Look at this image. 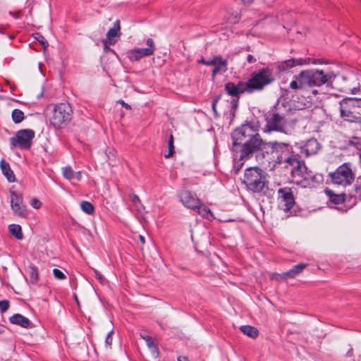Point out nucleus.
I'll return each instance as SVG.
<instances>
[{
  "instance_id": "f257e3e1",
  "label": "nucleus",
  "mask_w": 361,
  "mask_h": 361,
  "mask_svg": "<svg viewBox=\"0 0 361 361\" xmlns=\"http://www.w3.org/2000/svg\"><path fill=\"white\" fill-rule=\"evenodd\" d=\"M260 126L258 121H247L236 128L231 133V150L240 160L250 159L253 154L261 151L266 142L259 135Z\"/></svg>"
},
{
  "instance_id": "f03ea898",
  "label": "nucleus",
  "mask_w": 361,
  "mask_h": 361,
  "mask_svg": "<svg viewBox=\"0 0 361 361\" xmlns=\"http://www.w3.org/2000/svg\"><path fill=\"white\" fill-rule=\"evenodd\" d=\"M274 80L272 71L269 68H263L258 71L252 72L247 81L239 80L237 83L226 82L225 91L233 98L231 102L233 106H236L242 94L261 92Z\"/></svg>"
},
{
  "instance_id": "7ed1b4c3",
  "label": "nucleus",
  "mask_w": 361,
  "mask_h": 361,
  "mask_svg": "<svg viewBox=\"0 0 361 361\" xmlns=\"http://www.w3.org/2000/svg\"><path fill=\"white\" fill-rule=\"evenodd\" d=\"M266 126L264 128L265 133H269L272 131H277L286 135H290L293 133L295 121L288 120L283 114L274 107L270 109L265 115Z\"/></svg>"
},
{
  "instance_id": "20e7f679",
  "label": "nucleus",
  "mask_w": 361,
  "mask_h": 361,
  "mask_svg": "<svg viewBox=\"0 0 361 361\" xmlns=\"http://www.w3.org/2000/svg\"><path fill=\"white\" fill-rule=\"evenodd\" d=\"M47 117L56 129L65 128L72 119V108L68 103L50 104L47 106Z\"/></svg>"
},
{
  "instance_id": "39448f33",
  "label": "nucleus",
  "mask_w": 361,
  "mask_h": 361,
  "mask_svg": "<svg viewBox=\"0 0 361 361\" xmlns=\"http://www.w3.org/2000/svg\"><path fill=\"white\" fill-rule=\"evenodd\" d=\"M290 149L289 144L274 141L266 142L261 151H263V157H267V161L273 162L274 166H276V164H281L290 154Z\"/></svg>"
},
{
  "instance_id": "423d86ee",
  "label": "nucleus",
  "mask_w": 361,
  "mask_h": 361,
  "mask_svg": "<svg viewBox=\"0 0 361 361\" xmlns=\"http://www.w3.org/2000/svg\"><path fill=\"white\" fill-rule=\"evenodd\" d=\"M339 111L345 121L361 123V99H343L339 103Z\"/></svg>"
},
{
  "instance_id": "0eeeda50",
  "label": "nucleus",
  "mask_w": 361,
  "mask_h": 361,
  "mask_svg": "<svg viewBox=\"0 0 361 361\" xmlns=\"http://www.w3.org/2000/svg\"><path fill=\"white\" fill-rule=\"evenodd\" d=\"M266 173L259 167H250L244 173L243 183L249 190L260 192L267 183Z\"/></svg>"
},
{
  "instance_id": "6e6552de",
  "label": "nucleus",
  "mask_w": 361,
  "mask_h": 361,
  "mask_svg": "<svg viewBox=\"0 0 361 361\" xmlns=\"http://www.w3.org/2000/svg\"><path fill=\"white\" fill-rule=\"evenodd\" d=\"M300 77L303 82L310 87H320L322 85H329L334 80L336 75L332 72L325 74L323 71L312 69L300 72Z\"/></svg>"
},
{
  "instance_id": "1a4fd4ad",
  "label": "nucleus",
  "mask_w": 361,
  "mask_h": 361,
  "mask_svg": "<svg viewBox=\"0 0 361 361\" xmlns=\"http://www.w3.org/2000/svg\"><path fill=\"white\" fill-rule=\"evenodd\" d=\"M329 177L333 184L345 187L353 183L355 175L350 164L343 163L334 172L329 173Z\"/></svg>"
},
{
  "instance_id": "9d476101",
  "label": "nucleus",
  "mask_w": 361,
  "mask_h": 361,
  "mask_svg": "<svg viewBox=\"0 0 361 361\" xmlns=\"http://www.w3.org/2000/svg\"><path fill=\"white\" fill-rule=\"evenodd\" d=\"M35 137V132L31 129L20 130L15 137L10 139L11 147H19L20 149H30L32 145V140Z\"/></svg>"
},
{
  "instance_id": "9b49d317",
  "label": "nucleus",
  "mask_w": 361,
  "mask_h": 361,
  "mask_svg": "<svg viewBox=\"0 0 361 361\" xmlns=\"http://www.w3.org/2000/svg\"><path fill=\"white\" fill-rule=\"evenodd\" d=\"M291 177L294 182L298 184H303L304 186L312 182H316V176L311 171H309L302 161L295 169H291Z\"/></svg>"
},
{
  "instance_id": "f8f14e48",
  "label": "nucleus",
  "mask_w": 361,
  "mask_h": 361,
  "mask_svg": "<svg viewBox=\"0 0 361 361\" xmlns=\"http://www.w3.org/2000/svg\"><path fill=\"white\" fill-rule=\"evenodd\" d=\"M278 200L281 209L286 212L291 209L295 203L293 189L289 187L279 188Z\"/></svg>"
},
{
  "instance_id": "ddd939ff",
  "label": "nucleus",
  "mask_w": 361,
  "mask_h": 361,
  "mask_svg": "<svg viewBox=\"0 0 361 361\" xmlns=\"http://www.w3.org/2000/svg\"><path fill=\"white\" fill-rule=\"evenodd\" d=\"M11 207L15 216L26 218L28 215L27 209L23 203V196L13 190H10Z\"/></svg>"
},
{
  "instance_id": "4468645a",
  "label": "nucleus",
  "mask_w": 361,
  "mask_h": 361,
  "mask_svg": "<svg viewBox=\"0 0 361 361\" xmlns=\"http://www.w3.org/2000/svg\"><path fill=\"white\" fill-rule=\"evenodd\" d=\"M147 48H135L128 51V59L131 61H135L143 57L151 56L154 54L156 47L154 40L148 38L146 41Z\"/></svg>"
},
{
  "instance_id": "2eb2a0df",
  "label": "nucleus",
  "mask_w": 361,
  "mask_h": 361,
  "mask_svg": "<svg viewBox=\"0 0 361 361\" xmlns=\"http://www.w3.org/2000/svg\"><path fill=\"white\" fill-rule=\"evenodd\" d=\"M180 201L187 208L195 210L200 204V199L190 190H183L178 195Z\"/></svg>"
},
{
  "instance_id": "dca6fc26",
  "label": "nucleus",
  "mask_w": 361,
  "mask_h": 361,
  "mask_svg": "<svg viewBox=\"0 0 361 361\" xmlns=\"http://www.w3.org/2000/svg\"><path fill=\"white\" fill-rule=\"evenodd\" d=\"M300 149L301 155L308 157L317 154L321 149V145L315 138H310Z\"/></svg>"
},
{
  "instance_id": "f3484780",
  "label": "nucleus",
  "mask_w": 361,
  "mask_h": 361,
  "mask_svg": "<svg viewBox=\"0 0 361 361\" xmlns=\"http://www.w3.org/2000/svg\"><path fill=\"white\" fill-rule=\"evenodd\" d=\"M310 63V59H290L279 63L278 68L280 71H287L297 66H302Z\"/></svg>"
},
{
  "instance_id": "a211bd4d",
  "label": "nucleus",
  "mask_w": 361,
  "mask_h": 361,
  "mask_svg": "<svg viewBox=\"0 0 361 361\" xmlns=\"http://www.w3.org/2000/svg\"><path fill=\"white\" fill-rule=\"evenodd\" d=\"M214 63L212 65L214 69L212 72V76L214 78L217 74L224 73L228 71V61L224 59L221 56H214Z\"/></svg>"
},
{
  "instance_id": "6ab92c4d",
  "label": "nucleus",
  "mask_w": 361,
  "mask_h": 361,
  "mask_svg": "<svg viewBox=\"0 0 361 361\" xmlns=\"http://www.w3.org/2000/svg\"><path fill=\"white\" fill-rule=\"evenodd\" d=\"M307 267V264L300 263L295 265L292 269L281 274H276L282 279H293L300 274Z\"/></svg>"
},
{
  "instance_id": "aec40b11",
  "label": "nucleus",
  "mask_w": 361,
  "mask_h": 361,
  "mask_svg": "<svg viewBox=\"0 0 361 361\" xmlns=\"http://www.w3.org/2000/svg\"><path fill=\"white\" fill-rule=\"evenodd\" d=\"M120 21L117 20L114 23L112 28H111L106 33V43L110 45H114L116 40L114 37H117L120 34Z\"/></svg>"
},
{
  "instance_id": "412c9836",
  "label": "nucleus",
  "mask_w": 361,
  "mask_h": 361,
  "mask_svg": "<svg viewBox=\"0 0 361 361\" xmlns=\"http://www.w3.org/2000/svg\"><path fill=\"white\" fill-rule=\"evenodd\" d=\"M302 161H303L300 160L296 155L290 153L281 164H283V167L289 169L291 173V169H295L296 167H298V165Z\"/></svg>"
},
{
  "instance_id": "4be33fe9",
  "label": "nucleus",
  "mask_w": 361,
  "mask_h": 361,
  "mask_svg": "<svg viewBox=\"0 0 361 361\" xmlns=\"http://www.w3.org/2000/svg\"><path fill=\"white\" fill-rule=\"evenodd\" d=\"M0 168L3 174L6 177L7 180L11 182H15L16 177L13 171L10 167V164L4 159H1L0 162Z\"/></svg>"
},
{
  "instance_id": "5701e85b",
  "label": "nucleus",
  "mask_w": 361,
  "mask_h": 361,
  "mask_svg": "<svg viewBox=\"0 0 361 361\" xmlns=\"http://www.w3.org/2000/svg\"><path fill=\"white\" fill-rule=\"evenodd\" d=\"M11 324L20 326L23 328H27L30 325V320L20 314H16L9 318Z\"/></svg>"
},
{
  "instance_id": "b1692460",
  "label": "nucleus",
  "mask_w": 361,
  "mask_h": 361,
  "mask_svg": "<svg viewBox=\"0 0 361 361\" xmlns=\"http://www.w3.org/2000/svg\"><path fill=\"white\" fill-rule=\"evenodd\" d=\"M194 211H195L198 214L207 220L212 221L215 219L210 209L208 207L203 205L201 202L198 205L197 208H196Z\"/></svg>"
},
{
  "instance_id": "393cba45",
  "label": "nucleus",
  "mask_w": 361,
  "mask_h": 361,
  "mask_svg": "<svg viewBox=\"0 0 361 361\" xmlns=\"http://www.w3.org/2000/svg\"><path fill=\"white\" fill-rule=\"evenodd\" d=\"M240 330L246 336L256 338L259 335V331L254 326L250 325H244L240 327Z\"/></svg>"
},
{
  "instance_id": "a878e982",
  "label": "nucleus",
  "mask_w": 361,
  "mask_h": 361,
  "mask_svg": "<svg viewBox=\"0 0 361 361\" xmlns=\"http://www.w3.org/2000/svg\"><path fill=\"white\" fill-rule=\"evenodd\" d=\"M326 193L329 195L331 202L335 204H338L345 201V195L344 193L334 194L331 190H326Z\"/></svg>"
},
{
  "instance_id": "bb28decb",
  "label": "nucleus",
  "mask_w": 361,
  "mask_h": 361,
  "mask_svg": "<svg viewBox=\"0 0 361 361\" xmlns=\"http://www.w3.org/2000/svg\"><path fill=\"white\" fill-rule=\"evenodd\" d=\"M27 274L30 283L32 284L37 283L39 279V272L37 267L34 265L29 266L27 267Z\"/></svg>"
},
{
  "instance_id": "cd10ccee",
  "label": "nucleus",
  "mask_w": 361,
  "mask_h": 361,
  "mask_svg": "<svg viewBox=\"0 0 361 361\" xmlns=\"http://www.w3.org/2000/svg\"><path fill=\"white\" fill-rule=\"evenodd\" d=\"M9 232L18 240L23 238L21 226L18 224H11L8 226Z\"/></svg>"
},
{
  "instance_id": "c85d7f7f",
  "label": "nucleus",
  "mask_w": 361,
  "mask_h": 361,
  "mask_svg": "<svg viewBox=\"0 0 361 361\" xmlns=\"http://www.w3.org/2000/svg\"><path fill=\"white\" fill-rule=\"evenodd\" d=\"M144 339L146 341V343L148 346V348L150 349L152 355L155 357H157L158 355H159V349L157 348V346L156 345V344L154 343V341L151 339V338L149 336H146V337H144Z\"/></svg>"
},
{
  "instance_id": "c756f323",
  "label": "nucleus",
  "mask_w": 361,
  "mask_h": 361,
  "mask_svg": "<svg viewBox=\"0 0 361 361\" xmlns=\"http://www.w3.org/2000/svg\"><path fill=\"white\" fill-rule=\"evenodd\" d=\"M80 208L82 212L87 214H92L94 211V207L92 203L87 201H82L80 203Z\"/></svg>"
},
{
  "instance_id": "7c9ffc66",
  "label": "nucleus",
  "mask_w": 361,
  "mask_h": 361,
  "mask_svg": "<svg viewBox=\"0 0 361 361\" xmlns=\"http://www.w3.org/2000/svg\"><path fill=\"white\" fill-rule=\"evenodd\" d=\"M11 116L15 123H19L24 119V113L18 109H16L12 111Z\"/></svg>"
},
{
  "instance_id": "2f4dec72",
  "label": "nucleus",
  "mask_w": 361,
  "mask_h": 361,
  "mask_svg": "<svg viewBox=\"0 0 361 361\" xmlns=\"http://www.w3.org/2000/svg\"><path fill=\"white\" fill-rule=\"evenodd\" d=\"M305 85V82H303L299 74L298 76H296L295 80H293L292 82H290L289 87L292 90H297L302 89L303 85Z\"/></svg>"
},
{
  "instance_id": "473e14b6",
  "label": "nucleus",
  "mask_w": 361,
  "mask_h": 361,
  "mask_svg": "<svg viewBox=\"0 0 361 361\" xmlns=\"http://www.w3.org/2000/svg\"><path fill=\"white\" fill-rule=\"evenodd\" d=\"M63 176L68 180L75 178V172L70 166L63 168Z\"/></svg>"
},
{
  "instance_id": "72a5a7b5",
  "label": "nucleus",
  "mask_w": 361,
  "mask_h": 361,
  "mask_svg": "<svg viewBox=\"0 0 361 361\" xmlns=\"http://www.w3.org/2000/svg\"><path fill=\"white\" fill-rule=\"evenodd\" d=\"M173 142H174L173 141V135L171 133L170 134V137H169V143H168V145H169V152H168V154L164 155L165 158L171 157L173 155V154L174 153Z\"/></svg>"
},
{
  "instance_id": "f704fd0d",
  "label": "nucleus",
  "mask_w": 361,
  "mask_h": 361,
  "mask_svg": "<svg viewBox=\"0 0 361 361\" xmlns=\"http://www.w3.org/2000/svg\"><path fill=\"white\" fill-rule=\"evenodd\" d=\"M53 274L55 279L58 280H63L66 279V275L59 269H54Z\"/></svg>"
},
{
  "instance_id": "c9c22d12",
  "label": "nucleus",
  "mask_w": 361,
  "mask_h": 361,
  "mask_svg": "<svg viewBox=\"0 0 361 361\" xmlns=\"http://www.w3.org/2000/svg\"><path fill=\"white\" fill-rule=\"evenodd\" d=\"M35 39L39 41V42L42 45V47L45 49L48 47L49 44L47 41L45 39V38L40 35L39 33H36Z\"/></svg>"
},
{
  "instance_id": "e433bc0d",
  "label": "nucleus",
  "mask_w": 361,
  "mask_h": 361,
  "mask_svg": "<svg viewBox=\"0 0 361 361\" xmlns=\"http://www.w3.org/2000/svg\"><path fill=\"white\" fill-rule=\"evenodd\" d=\"M9 301L7 300H3L0 301V311L4 313L9 308Z\"/></svg>"
},
{
  "instance_id": "4c0bfd02",
  "label": "nucleus",
  "mask_w": 361,
  "mask_h": 361,
  "mask_svg": "<svg viewBox=\"0 0 361 361\" xmlns=\"http://www.w3.org/2000/svg\"><path fill=\"white\" fill-rule=\"evenodd\" d=\"M113 334H114V331L113 330L110 331L107 334V335L106 336V339H105V345L107 348H111L112 341H113V338H112Z\"/></svg>"
},
{
  "instance_id": "58836bf2",
  "label": "nucleus",
  "mask_w": 361,
  "mask_h": 361,
  "mask_svg": "<svg viewBox=\"0 0 361 361\" xmlns=\"http://www.w3.org/2000/svg\"><path fill=\"white\" fill-rule=\"evenodd\" d=\"M94 275L95 278L99 281L100 283L104 284L106 282L105 277L100 274L97 269H93Z\"/></svg>"
},
{
  "instance_id": "ea45409f",
  "label": "nucleus",
  "mask_w": 361,
  "mask_h": 361,
  "mask_svg": "<svg viewBox=\"0 0 361 361\" xmlns=\"http://www.w3.org/2000/svg\"><path fill=\"white\" fill-rule=\"evenodd\" d=\"M234 157H235V159L238 157V160L235 161L234 164V169H235L236 172H238L242 166L243 165V161L240 159V155L238 154L237 156L234 154Z\"/></svg>"
},
{
  "instance_id": "a19ab883",
  "label": "nucleus",
  "mask_w": 361,
  "mask_h": 361,
  "mask_svg": "<svg viewBox=\"0 0 361 361\" xmlns=\"http://www.w3.org/2000/svg\"><path fill=\"white\" fill-rule=\"evenodd\" d=\"M220 98H221V95L216 96L213 99L212 103V108L214 113L215 116H218L217 111H216V104H217V102H219V100L220 99Z\"/></svg>"
},
{
  "instance_id": "79ce46f5",
  "label": "nucleus",
  "mask_w": 361,
  "mask_h": 361,
  "mask_svg": "<svg viewBox=\"0 0 361 361\" xmlns=\"http://www.w3.org/2000/svg\"><path fill=\"white\" fill-rule=\"evenodd\" d=\"M197 62L205 66H212L214 63V56L209 60H205L204 59L202 58L200 60H198Z\"/></svg>"
},
{
  "instance_id": "37998d69",
  "label": "nucleus",
  "mask_w": 361,
  "mask_h": 361,
  "mask_svg": "<svg viewBox=\"0 0 361 361\" xmlns=\"http://www.w3.org/2000/svg\"><path fill=\"white\" fill-rule=\"evenodd\" d=\"M30 205L35 209H39L41 207L42 203L38 199L33 198L30 201Z\"/></svg>"
},
{
  "instance_id": "c03bdc74",
  "label": "nucleus",
  "mask_w": 361,
  "mask_h": 361,
  "mask_svg": "<svg viewBox=\"0 0 361 361\" xmlns=\"http://www.w3.org/2000/svg\"><path fill=\"white\" fill-rule=\"evenodd\" d=\"M360 190V188H357V187H356V188H355V192H356V194H357V193H358V190ZM357 197H359V199L361 200V195H359L358 196H357V195H349V198H350V199H352V198H354V199H355V201L353 202V204H355V202H355V200H356Z\"/></svg>"
},
{
  "instance_id": "a18cd8bd",
  "label": "nucleus",
  "mask_w": 361,
  "mask_h": 361,
  "mask_svg": "<svg viewBox=\"0 0 361 361\" xmlns=\"http://www.w3.org/2000/svg\"><path fill=\"white\" fill-rule=\"evenodd\" d=\"M350 143L353 145H358L361 143V140L358 137H354L352 140H350Z\"/></svg>"
},
{
  "instance_id": "49530a36",
  "label": "nucleus",
  "mask_w": 361,
  "mask_h": 361,
  "mask_svg": "<svg viewBox=\"0 0 361 361\" xmlns=\"http://www.w3.org/2000/svg\"><path fill=\"white\" fill-rule=\"evenodd\" d=\"M117 102L119 103L122 106L125 107L126 109H131L130 106L129 104H128L127 103H126L123 100L120 99Z\"/></svg>"
},
{
  "instance_id": "de8ad7c7",
  "label": "nucleus",
  "mask_w": 361,
  "mask_h": 361,
  "mask_svg": "<svg viewBox=\"0 0 361 361\" xmlns=\"http://www.w3.org/2000/svg\"><path fill=\"white\" fill-rule=\"evenodd\" d=\"M247 61L249 63H252L256 61V59L251 54L247 55Z\"/></svg>"
},
{
  "instance_id": "09e8293b",
  "label": "nucleus",
  "mask_w": 361,
  "mask_h": 361,
  "mask_svg": "<svg viewBox=\"0 0 361 361\" xmlns=\"http://www.w3.org/2000/svg\"><path fill=\"white\" fill-rule=\"evenodd\" d=\"M82 174L80 171L75 172V178L77 180H80L81 179Z\"/></svg>"
},
{
  "instance_id": "8fccbe9b",
  "label": "nucleus",
  "mask_w": 361,
  "mask_h": 361,
  "mask_svg": "<svg viewBox=\"0 0 361 361\" xmlns=\"http://www.w3.org/2000/svg\"><path fill=\"white\" fill-rule=\"evenodd\" d=\"M139 238V240H140V242L141 243L142 245H144L145 243V238L143 235H139L138 236Z\"/></svg>"
},
{
  "instance_id": "3c124183",
  "label": "nucleus",
  "mask_w": 361,
  "mask_h": 361,
  "mask_svg": "<svg viewBox=\"0 0 361 361\" xmlns=\"http://www.w3.org/2000/svg\"><path fill=\"white\" fill-rule=\"evenodd\" d=\"M353 355V349L350 348L346 353L347 357H352Z\"/></svg>"
},
{
  "instance_id": "603ef678",
  "label": "nucleus",
  "mask_w": 361,
  "mask_h": 361,
  "mask_svg": "<svg viewBox=\"0 0 361 361\" xmlns=\"http://www.w3.org/2000/svg\"><path fill=\"white\" fill-rule=\"evenodd\" d=\"M132 201L133 203L136 204L137 202H140V199H139L138 196L134 195L132 198Z\"/></svg>"
},
{
  "instance_id": "864d4df0",
  "label": "nucleus",
  "mask_w": 361,
  "mask_h": 361,
  "mask_svg": "<svg viewBox=\"0 0 361 361\" xmlns=\"http://www.w3.org/2000/svg\"><path fill=\"white\" fill-rule=\"evenodd\" d=\"M178 361H189L188 357H183V356H180L178 357Z\"/></svg>"
},
{
  "instance_id": "5fc2aeb1",
  "label": "nucleus",
  "mask_w": 361,
  "mask_h": 361,
  "mask_svg": "<svg viewBox=\"0 0 361 361\" xmlns=\"http://www.w3.org/2000/svg\"><path fill=\"white\" fill-rule=\"evenodd\" d=\"M313 64H317V63H322L323 62L320 61L319 59H314L312 62Z\"/></svg>"
},
{
  "instance_id": "6e6d98bb",
  "label": "nucleus",
  "mask_w": 361,
  "mask_h": 361,
  "mask_svg": "<svg viewBox=\"0 0 361 361\" xmlns=\"http://www.w3.org/2000/svg\"><path fill=\"white\" fill-rule=\"evenodd\" d=\"M243 3L245 4H250L251 3L253 0H241Z\"/></svg>"
},
{
  "instance_id": "4d7b16f0",
  "label": "nucleus",
  "mask_w": 361,
  "mask_h": 361,
  "mask_svg": "<svg viewBox=\"0 0 361 361\" xmlns=\"http://www.w3.org/2000/svg\"><path fill=\"white\" fill-rule=\"evenodd\" d=\"M356 92H357V89H356V88H355V87H354V88H353V89L351 90V92H352V94H355V93H356Z\"/></svg>"
},
{
  "instance_id": "13d9d810",
  "label": "nucleus",
  "mask_w": 361,
  "mask_h": 361,
  "mask_svg": "<svg viewBox=\"0 0 361 361\" xmlns=\"http://www.w3.org/2000/svg\"><path fill=\"white\" fill-rule=\"evenodd\" d=\"M107 44H108V43H106V42H105V44H104V49H105V50L108 49Z\"/></svg>"
},
{
  "instance_id": "bf43d9fd",
  "label": "nucleus",
  "mask_w": 361,
  "mask_h": 361,
  "mask_svg": "<svg viewBox=\"0 0 361 361\" xmlns=\"http://www.w3.org/2000/svg\"><path fill=\"white\" fill-rule=\"evenodd\" d=\"M312 93H313V94H317V93H318V91H317V90H312Z\"/></svg>"
},
{
  "instance_id": "052dcab7",
  "label": "nucleus",
  "mask_w": 361,
  "mask_h": 361,
  "mask_svg": "<svg viewBox=\"0 0 361 361\" xmlns=\"http://www.w3.org/2000/svg\"><path fill=\"white\" fill-rule=\"evenodd\" d=\"M75 298L76 300L78 301L77 295H75Z\"/></svg>"
},
{
  "instance_id": "680f3d73",
  "label": "nucleus",
  "mask_w": 361,
  "mask_h": 361,
  "mask_svg": "<svg viewBox=\"0 0 361 361\" xmlns=\"http://www.w3.org/2000/svg\"><path fill=\"white\" fill-rule=\"evenodd\" d=\"M1 332H2V331H0V334H1Z\"/></svg>"
}]
</instances>
